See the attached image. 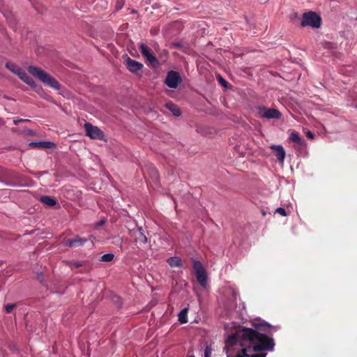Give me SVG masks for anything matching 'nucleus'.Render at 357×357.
<instances>
[{"label":"nucleus","mask_w":357,"mask_h":357,"mask_svg":"<svg viewBox=\"0 0 357 357\" xmlns=\"http://www.w3.org/2000/svg\"><path fill=\"white\" fill-rule=\"evenodd\" d=\"M193 270L198 282L202 287H206L207 284V275L200 261H194Z\"/></svg>","instance_id":"4"},{"label":"nucleus","mask_w":357,"mask_h":357,"mask_svg":"<svg viewBox=\"0 0 357 357\" xmlns=\"http://www.w3.org/2000/svg\"><path fill=\"white\" fill-rule=\"evenodd\" d=\"M139 48L142 56L150 63L152 67L157 68L160 63L157 58L151 52V50L144 43H140Z\"/></svg>","instance_id":"6"},{"label":"nucleus","mask_w":357,"mask_h":357,"mask_svg":"<svg viewBox=\"0 0 357 357\" xmlns=\"http://www.w3.org/2000/svg\"><path fill=\"white\" fill-rule=\"evenodd\" d=\"M86 241V238H80L79 236H77L74 239H68L64 241V245L68 247L71 248H76L78 246H81L84 244V243Z\"/></svg>","instance_id":"12"},{"label":"nucleus","mask_w":357,"mask_h":357,"mask_svg":"<svg viewBox=\"0 0 357 357\" xmlns=\"http://www.w3.org/2000/svg\"><path fill=\"white\" fill-rule=\"evenodd\" d=\"M169 265L172 267H179L181 266V259L176 257H172L167 259Z\"/></svg>","instance_id":"19"},{"label":"nucleus","mask_w":357,"mask_h":357,"mask_svg":"<svg viewBox=\"0 0 357 357\" xmlns=\"http://www.w3.org/2000/svg\"><path fill=\"white\" fill-rule=\"evenodd\" d=\"M270 148L275 151V155L281 164H283L285 158V151L281 145H272Z\"/></svg>","instance_id":"10"},{"label":"nucleus","mask_w":357,"mask_h":357,"mask_svg":"<svg viewBox=\"0 0 357 357\" xmlns=\"http://www.w3.org/2000/svg\"><path fill=\"white\" fill-rule=\"evenodd\" d=\"M25 132H26V133H27V134H31V133H32V131H31V130H26V131H25Z\"/></svg>","instance_id":"33"},{"label":"nucleus","mask_w":357,"mask_h":357,"mask_svg":"<svg viewBox=\"0 0 357 357\" xmlns=\"http://www.w3.org/2000/svg\"><path fill=\"white\" fill-rule=\"evenodd\" d=\"M182 82V78L178 72L169 70L165 79V84L171 89H176Z\"/></svg>","instance_id":"5"},{"label":"nucleus","mask_w":357,"mask_h":357,"mask_svg":"<svg viewBox=\"0 0 357 357\" xmlns=\"http://www.w3.org/2000/svg\"><path fill=\"white\" fill-rule=\"evenodd\" d=\"M172 45L178 48H181L182 47V44L181 43H173Z\"/></svg>","instance_id":"29"},{"label":"nucleus","mask_w":357,"mask_h":357,"mask_svg":"<svg viewBox=\"0 0 357 357\" xmlns=\"http://www.w3.org/2000/svg\"><path fill=\"white\" fill-rule=\"evenodd\" d=\"M212 354V349L209 346H206L204 349V357H211Z\"/></svg>","instance_id":"23"},{"label":"nucleus","mask_w":357,"mask_h":357,"mask_svg":"<svg viewBox=\"0 0 357 357\" xmlns=\"http://www.w3.org/2000/svg\"><path fill=\"white\" fill-rule=\"evenodd\" d=\"M263 326H265V327H267V328H270L271 327V326L269 324H266V323L264 325H263Z\"/></svg>","instance_id":"34"},{"label":"nucleus","mask_w":357,"mask_h":357,"mask_svg":"<svg viewBox=\"0 0 357 357\" xmlns=\"http://www.w3.org/2000/svg\"><path fill=\"white\" fill-rule=\"evenodd\" d=\"M227 338L225 350L227 357H266V353L253 354L257 351L274 349L273 339L260 333L252 328H248L232 324L226 326Z\"/></svg>","instance_id":"1"},{"label":"nucleus","mask_w":357,"mask_h":357,"mask_svg":"<svg viewBox=\"0 0 357 357\" xmlns=\"http://www.w3.org/2000/svg\"><path fill=\"white\" fill-rule=\"evenodd\" d=\"M166 107L176 116H178L181 115V111H180V109L179 107L172 103V102H168L166 104Z\"/></svg>","instance_id":"18"},{"label":"nucleus","mask_w":357,"mask_h":357,"mask_svg":"<svg viewBox=\"0 0 357 357\" xmlns=\"http://www.w3.org/2000/svg\"><path fill=\"white\" fill-rule=\"evenodd\" d=\"M321 18L314 11H309L303 14L301 26L302 27L310 26L313 29H318L321 26Z\"/></svg>","instance_id":"3"},{"label":"nucleus","mask_w":357,"mask_h":357,"mask_svg":"<svg viewBox=\"0 0 357 357\" xmlns=\"http://www.w3.org/2000/svg\"><path fill=\"white\" fill-rule=\"evenodd\" d=\"M187 313H188V308H183L178 314V321L181 323V324H185L188 322V317H187Z\"/></svg>","instance_id":"20"},{"label":"nucleus","mask_w":357,"mask_h":357,"mask_svg":"<svg viewBox=\"0 0 357 357\" xmlns=\"http://www.w3.org/2000/svg\"><path fill=\"white\" fill-rule=\"evenodd\" d=\"M153 174H154V176H155V178H157V174H157V172H156L155 169H153Z\"/></svg>","instance_id":"31"},{"label":"nucleus","mask_w":357,"mask_h":357,"mask_svg":"<svg viewBox=\"0 0 357 357\" xmlns=\"http://www.w3.org/2000/svg\"><path fill=\"white\" fill-rule=\"evenodd\" d=\"M217 80L219 84L224 87L225 89H227L229 86V82L225 79L220 75H217Z\"/></svg>","instance_id":"21"},{"label":"nucleus","mask_w":357,"mask_h":357,"mask_svg":"<svg viewBox=\"0 0 357 357\" xmlns=\"http://www.w3.org/2000/svg\"><path fill=\"white\" fill-rule=\"evenodd\" d=\"M26 121H29V120L26 119H13V123L15 125L18 124L20 122H26Z\"/></svg>","instance_id":"26"},{"label":"nucleus","mask_w":357,"mask_h":357,"mask_svg":"<svg viewBox=\"0 0 357 357\" xmlns=\"http://www.w3.org/2000/svg\"><path fill=\"white\" fill-rule=\"evenodd\" d=\"M27 70L30 75L38 79L45 86L53 89H60L61 84L59 81L42 68L34 66H29Z\"/></svg>","instance_id":"2"},{"label":"nucleus","mask_w":357,"mask_h":357,"mask_svg":"<svg viewBox=\"0 0 357 357\" xmlns=\"http://www.w3.org/2000/svg\"><path fill=\"white\" fill-rule=\"evenodd\" d=\"M114 255L112 253H107L101 257L100 261L104 262H109L114 259Z\"/></svg>","instance_id":"22"},{"label":"nucleus","mask_w":357,"mask_h":357,"mask_svg":"<svg viewBox=\"0 0 357 357\" xmlns=\"http://www.w3.org/2000/svg\"><path fill=\"white\" fill-rule=\"evenodd\" d=\"M15 307V304H8V305H6V307H5V309H6V312L8 313H10L11 312V311L13 310V309Z\"/></svg>","instance_id":"25"},{"label":"nucleus","mask_w":357,"mask_h":357,"mask_svg":"<svg viewBox=\"0 0 357 357\" xmlns=\"http://www.w3.org/2000/svg\"><path fill=\"white\" fill-rule=\"evenodd\" d=\"M29 146H33V147L51 149L54 146V144L51 142H31L29 144Z\"/></svg>","instance_id":"15"},{"label":"nucleus","mask_w":357,"mask_h":357,"mask_svg":"<svg viewBox=\"0 0 357 357\" xmlns=\"http://www.w3.org/2000/svg\"><path fill=\"white\" fill-rule=\"evenodd\" d=\"M5 66L8 70L11 71L14 74L17 75L18 77L20 75V74H22V73L24 70V69L22 68L20 66L10 61L7 62Z\"/></svg>","instance_id":"14"},{"label":"nucleus","mask_w":357,"mask_h":357,"mask_svg":"<svg viewBox=\"0 0 357 357\" xmlns=\"http://www.w3.org/2000/svg\"><path fill=\"white\" fill-rule=\"evenodd\" d=\"M189 357H194V356H189Z\"/></svg>","instance_id":"36"},{"label":"nucleus","mask_w":357,"mask_h":357,"mask_svg":"<svg viewBox=\"0 0 357 357\" xmlns=\"http://www.w3.org/2000/svg\"><path fill=\"white\" fill-rule=\"evenodd\" d=\"M40 201L48 206H54L57 204L56 200L50 196H42L40 198Z\"/></svg>","instance_id":"16"},{"label":"nucleus","mask_w":357,"mask_h":357,"mask_svg":"<svg viewBox=\"0 0 357 357\" xmlns=\"http://www.w3.org/2000/svg\"><path fill=\"white\" fill-rule=\"evenodd\" d=\"M305 135L307 137H308L310 139H313L314 138V135L310 130L305 132Z\"/></svg>","instance_id":"27"},{"label":"nucleus","mask_w":357,"mask_h":357,"mask_svg":"<svg viewBox=\"0 0 357 357\" xmlns=\"http://www.w3.org/2000/svg\"><path fill=\"white\" fill-rule=\"evenodd\" d=\"M132 232V235L135 236L136 242H138L140 244H145L147 243V238L142 227H137V229L136 230H133Z\"/></svg>","instance_id":"11"},{"label":"nucleus","mask_w":357,"mask_h":357,"mask_svg":"<svg viewBox=\"0 0 357 357\" xmlns=\"http://www.w3.org/2000/svg\"><path fill=\"white\" fill-rule=\"evenodd\" d=\"M3 124H4V121H3L2 119L0 118V126L3 125Z\"/></svg>","instance_id":"32"},{"label":"nucleus","mask_w":357,"mask_h":357,"mask_svg":"<svg viewBox=\"0 0 357 357\" xmlns=\"http://www.w3.org/2000/svg\"><path fill=\"white\" fill-rule=\"evenodd\" d=\"M104 224H105V221L104 220H100L96 225H97V226L99 227V226L103 225Z\"/></svg>","instance_id":"30"},{"label":"nucleus","mask_w":357,"mask_h":357,"mask_svg":"<svg viewBox=\"0 0 357 357\" xmlns=\"http://www.w3.org/2000/svg\"><path fill=\"white\" fill-rule=\"evenodd\" d=\"M84 129L87 136L91 139H102L104 137V133L97 126H94L90 123L84 124Z\"/></svg>","instance_id":"7"},{"label":"nucleus","mask_w":357,"mask_h":357,"mask_svg":"<svg viewBox=\"0 0 357 357\" xmlns=\"http://www.w3.org/2000/svg\"><path fill=\"white\" fill-rule=\"evenodd\" d=\"M259 115L261 117L266 119H280L281 116L280 112L272 108H266L265 107H259Z\"/></svg>","instance_id":"9"},{"label":"nucleus","mask_w":357,"mask_h":357,"mask_svg":"<svg viewBox=\"0 0 357 357\" xmlns=\"http://www.w3.org/2000/svg\"><path fill=\"white\" fill-rule=\"evenodd\" d=\"M169 93V95L170 96H172V93L174 92L175 91H173V90H171V91H168Z\"/></svg>","instance_id":"35"},{"label":"nucleus","mask_w":357,"mask_h":357,"mask_svg":"<svg viewBox=\"0 0 357 357\" xmlns=\"http://www.w3.org/2000/svg\"><path fill=\"white\" fill-rule=\"evenodd\" d=\"M289 140L296 143L298 145H303L304 141L299 137L298 134L296 131H292L289 137Z\"/></svg>","instance_id":"17"},{"label":"nucleus","mask_w":357,"mask_h":357,"mask_svg":"<svg viewBox=\"0 0 357 357\" xmlns=\"http://www.w3.org/2000/svg\"><path fill=\"white\" fill-rule=\"evenodd\" d=\"M123 63L126 66L127 69L132 73H138L139 72H141L144 66L142 63L132 59L128 55H126Z\"/></svg>","instance_id":"8"},{"label":"nucleus","mask_w":357,"mask_h":357,"mask_svg":"<svg viewBox=\"0 0 357 357\" xmlns=\"http://www.w3.org/2000/svg\"><path fill=\"white\" fill-rule=\"evenodd\" d=\"M275 212L281 215L282 216H287V213H286L285 209L282 207H279V208H276Z\"/></svg>","instance_id":"24"},{"label":"nucleus","mask_w":357,"mask_h":357,"mask_svg":"<svg viewBox=\"0 0 357 357\" xmlns=\"http://www.w3.org/2000/svg\"><path fill=\"white\" fill-rule=\"evenodd\" d=\"M123 3H124L123 0H118L117 4H116L117 9L118 10L121 9L123 7Z\"/></svg>","instance_id":"28"},{"label":"nucleus","mask_w":357,"mask_h":357,"mask_svg":"<svg viewBox=\"0 0 357 357\" xmlns=\"http://www.w3.org/2000/svg\"><path fill=\"white\" fill-rule=\"evenodd\" d=\"M19 77L26 84H27L29 86H30L31 88H36V83L33 80V79L24 70L22 74L19 76Z\"/></svg>","instance_id":"13"}]
</instances>
